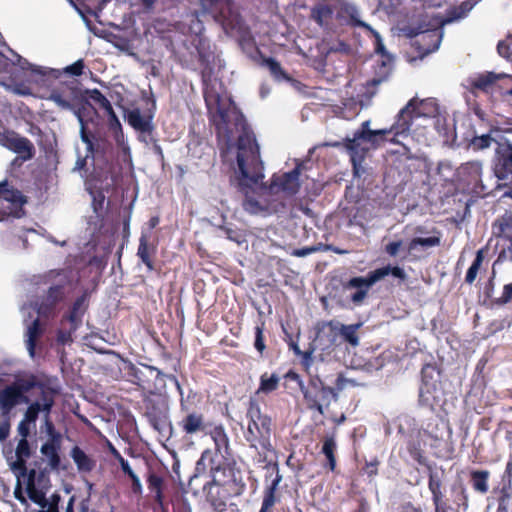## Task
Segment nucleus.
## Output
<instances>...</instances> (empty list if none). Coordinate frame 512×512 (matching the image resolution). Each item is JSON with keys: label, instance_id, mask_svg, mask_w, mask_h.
<instances>
[{"label": "nucleus", "instance_id": "obj_21", "mask_svg": "<svg viewBox=\"0 0 512 512\" xmlns=\"http://www.w3.org/2000/svg\"><path fill=\"white\" fill-rule=\"evenodd\" d=\"M152 427L161 435L166 436L171 431V426L166 413L160 410L152 409L147 413Z\"/></svg>", "mask_w": 512, "mask_h": 512}, {"label": "nucleus", "instance_id": "obj_4", "mask_svg": "<svg viewBox=\"0 0 512 512\" xmlns=\"http://www.w3.org/2000/svg\"><path fill=\"white\" fill-rule=\"evenodd\" d=\"M370 121H364L361 124V129L357 130L352 138H346V148L350 154L354 174L360 176L364 173L362 162L365 159L366 153L370 149L380 147L385 141L391 139L390 129H370Z\"/></svg>", "mask_w": 512, "mask_h": 512}, {"label": "nucleus", "instance_id": "obj_35", "mask_svg": "<svg viewBox=\"0 0 512 512\" xmlns=\"http://www.w3.org/2000/svg\"><path fill=\"white\" fill-rule=\"evenodd\" d=\"M280 378L276 374L268 375L264 373L260 377V386L257 390V394L260 393H270L277 389L279 385Z\"/></svg>", "mask_w": 512, "mask_h": 512}, {"label": "nucleus", "instance_id": "obj_16", "mask_svg": "<svg viewBox=\"0 0 512 512\" xmlns=\"http://www.w3.org/2000/svg\"><path fill=\"white\" fill-rule=\"evenodd\" d=\"M335 14L336 7L332 8L324 3H319L311 9V18L327 31H337L340 28Z\"/></svg>", "mask_w": 512, "mask_h": 512}, {"label": "nucleus", "instance_id": "obj_1", "mask_svg": "<svg viewBox=\"0 0 512 512\" xmlns=\"http://www.w3.org/2000/svg\"><path fill=\"white\" fill-rule=\"evenodd\" d=\"M205 100L217 127L223 161L233 170L242 190L253 189L255 195L245 191L243 208L250 214L267 216L283 208L280 199L263 196V162L259 146L252 131L247 127L243 115L231 97L220 93L214 85H207Z\"/></svg>", "mask_w": 512, "mask_h": 512}, {"label": "nucleus", "instance_id": "obj_19", "mask_svg": "<svg viewBox=\"0 0 512 512\" xmlns=\"http://www.w3.org/2000/svg\"><path fill=\"white\" fill-rule=\"evenodd\" d=\"M370 273L366 277H354L348 282V287L355 288L357 291L351 295L353 303L359 305L366 298L369 289L375 284L370 283Z\"/></svg>", "mask_w": 512, "mask_h": 512}, {"label": "nucleus", "instance_id": "obj_11", "mask_svg": "<svg viewBox=\"0 0 512 512\" xmlns=\"http://www.w3.org/2000/svg\"><path fill=\"white\" fill-rule=\"evenodd\" d=\"M26 199L22 193L7 182L0 183V221L12 216L20 218L24 214L23 205Z\"/></svg>", "mask_w": 512, "mask_h": 512}, {"label": "nucleus", "instance_id": "obj_56", "mask_svg": "<svg viewBox=\"0 0 512 512\" xmlns=\"http://www.w3.org/2000/svg\"><path fill=\"white\" fill-rule=\"evenodd\" d=\"M402 246L403 242L401 240L392 241L385 246V251L389 256L396 257L399 254Z\"/></svg>", "mask_w": 512, "mask_h": 512}, {"label": "nucleus", "instance_id": "obj_28", "mask_svg": "<svg viewBox=\"0 0 512 512\" xmlns=\"http://www.w3.org/2000/svg\"><path fill=\"white\" fill-rule=\"evenodd\" d=\"M71 457L81 472H90L95 466V462L77 446L71 450Z\"/></svg>", "mask_w": 512, "mask_h": 512}, {"label": "nucleus", "instance_id": "obj_26", "mask_svg": "<svg viewBox=\"0 0 512 512\" xmlns=\"http://www.w3.org/2000/svg\"><path fill=\"white\" fill-rule=\"evenodd\" d=\"M10 150L17 153L24 161L31 159L34 155V146L31 141L20 135L16 137Z\"/></svg>", "mask_w": 512, "mask_h": 512}, {"label": "nucleus", "instance_id": "obj_36", "mask_svg": "<svg viewBox=\"0 0 512 512\" xmlns=\"http://www.w3.org/2000/svg\"><path fill=\"white\" fill-rule=\"evenodd\" d=\"M211 471L213 472V479L211 482L207 483V485L204 486V490L207 493L208 499L215 504L216 498L214 495V490H216V494H219V487L222 484V479L218 478V474L221 472V470L217 468H211Z\"/></svg>", "mask_w": 512, "mask_h": 512}, {"label": "nucleus", "instance_id": "obj_6", "mask_svg": "<svg viewBox=\"0 0 512 512\" xmlns=\"http://www.w3.org/2000/svg\"><path fill=\"white\" fill-rule=\"evenodd\" d=\"M247 417L249 422L245 433L246 440L255 449L270 451L272 449L271 419L261 413L260 407L255 401H250Z\"/></svg>", "mask_w": 512, "mask_h": 512}, {"label": "nucleus", "instance_id": "obj_52", "mask_svg": "<svg viewBox=\"0 0 512 512\" xmlns=\"http://www.w3.org/2000/svg\"><path fill=\"white\" fill-rule=\"evenodd\" d=\"M336 389L342 391L349 386L355 387L359 384L352 378H348L347 376L340 374L336 379Z\"/></svg>", "mask_w": 512, "mask_h": 512}, {"label": "nucleus", "instance_id": "obj_7", "mask_svg": "<svg viewBox=\"0 0 512 512\" xmlns=\"http://www.w3.org/2000/svg\"><path fill=\"white\" fill-rule=\"evenodd\" d=\"M202 14H209L224 29H241L238 7L230 0H200Z\"/></svg>", "mask_w": 512, "mask_h": 512}, {"label": "nucleus", "instance_id": "obj_50", "mask_svg": "<svg viewBox=\"0 0 512 512\" xmlns=\"http://www.w3.org/2000/svg\"><path fill=\"white\" fill-rule=\"evenodd\" d=\"M17 136L13 131L0 128V145L10 150Z\"/></svg>", "mask_w": 512, "mask_h": 512}, {"label": "nucleus", "instance_id": "obj_15", "mask_svg": "<svg viewBox=\"0 0 512 512\" xmlns=\"http://www.w3.org/2000/svg\"><path fill=\"white\" fill-rule=\"evenodd\" d=\"M48 100L63 110H74L79 101V90L75 86L64 85L51 91Z\"/></svg>", "mask_w": 512, "mask_h": 512}, {"label": "nucleus", "instance_id": "obj_9", "mask_svg": "<svg viewBox=\"0 0 512 512\" xmlns=\"http://www.w3.org/2000/svg\"><path fill=\"white\" fill-rule=\"evenodd\" d=\"M33 386V382L20 379L0 390V409L2 416H9L12 409L20 403L27 404L29 399L25 396V393Z\"/></svg>", "mask_w": 512, "mask_h": 512}, {"label": "nucleus", "instance_id": "obj_14", "mask_svg": "<svg viewBox=\"0 0 512 512\" xmlns=\"http://www.w3.org/2000/svg\"><path fill=\"white\" fill-rule=\"evenodd\" d=\"M13 65L18 66L22 70H29L31 75L36 77V81H43L47 78L57 79L61 75V71L46 66H40L30 63L27 59L23 58L17 53H13L11 59Z\"/></svg>", "mask_w": 512, "mask_h": 512}, {"label": "nucleus", "instance_id": "obj_61", "mask_svg": "<svg viewBox=\"0 0 512 512\" xmlns=\"http://www.w3.org/2000/svg\"><path fill=\"white\" fill-rule=\"evenodd\" d=\"M350 50H351V48L349 45L340 41V42L330 46L328 49V52H339L342 54H349Z\"/></svg>", "mask_w": 512, "mask_h": 512}, {"label": "nucleus", "instance_id": "obj_57", "mask_svg": "<svg viewBox=\"0 0 512 512\" xmlns=\"http://www.w3.org/2000/svg\"><path fill=\"white\" fill-rule=\"evenodd\" d=\"M492 141L493 139L489 135H482L480 137H476L472 144L478 149H485L491 146Z\"/></svg>", "mask_w": 512, "mask_h": 512}, {"label": "nucleus", "instance_id": "obj_8", "mask_svg": "<svg viewBox=\"0 0 512 512\" xmlns=\"http://www.w3.org/2000/svg\"><path fill=\"white\" fill-rule=\"evenodd\" d=\"M300 171L301 165L298 164L290 172L275 174L271 179L270 185L262 187V195L280 199L284 205V200L295 195L300 189Z\"/></svg>", "mask_w": 512, "mask_h": 512}, {"label": "nucleus", "instance_id": "obj_63", "mask_svg": "<svg viewBox=\"0 0 512 512\" xmlns=\"http://www.w3.org/2000/svg\"><path fill=\"white\" fill-rule=\"evenodd\" d=\"M512 299V282L509 284H506L503 287L502 295L499 298V302L502 304H506L510 302Z\"/></svg>", "mask_w": 512, "mask_h": 512}, {"label": "nucleus", "instance_id": "obj_22", "mask_svg": "<svg viewBox=\"0 0 512 512\" xmlns=\"http://www.w3.org/2000/svg\"><path fill=\"white\" fill-rule=\"evenodd\" d=\"M63 295L61 287H51L46 300L38 308L39 316L48 317L52 313L55 304L63 298Z\"/></svg>", "mask_w": 512, "mask_h": 512}, {"label": "nucleus", "instance_id": "obj_34", "mask_svg": "<svg viewBox=\"0 0 512 512\" xmlns=\"http://www.w3.org/2000/svg\"><path fill=\"white\" fill-rule=\"evenodd\" d=\"M188 20L190 24L188 26H185L183 24L178 25V29L183 34H194L196 36L201 35V33L204 30L203 23L199 19L198 14H191L188 16Z\"/></svg>", "mask_w": 512, "mask_h": 512}, {"label": "nucleus", "instance_id": "obj_54", "mask_svg": "<svg viewBox=\"0 0 512 512\" xmlns=\"http://www.w3.org/2000/svg\"><path fill=\"white\" fill-rule=\"evenodd\" d=\"M144 370L145 371H141V374H143L144 376L148 375L150 377H154L160 382L161 385H164V374L160 370L153 366H145Z\"/></svg>", "mask_w": 512, "mask_h": 512}, {"label": "nucleus", "instance_id": "obj_60", "mask_svg": "<svg viewBox=\"0 0 512 512\" xmlns=\"http://www.w3.org/2000/svg\"><path fill=\"white\" fill-rule=\"evenodd\" d=\"M114 133V138H115V141L116 143L118 144V146L124 151V152H128L129 151V147H128V144L127 142L125 141L124 139V134L122 132V129L118 130V131H113Z\"/></svg>", "mask_w": 512, "mask_h": 512}, {"label": "nucleus", "instance_id": "obj_18", "mask_svg": "<svg viewBox=\"0 0 512 512\" xmlns=\"http://www.w3.org/2000/svg\"><path fill=\"white\" fill-rule=\"evenodd\" d=\"M44 328L41 325L39 319H36L32 321L30 324L26 327L25 332V345L26 349L28 351V354L31 358H34L36 355V345L43 334Z\"/></svg>", "mask_w": 512, "mask_h": 512}, {"label": "nucleus", "instance_id": "obj_41", "mask_svg": "<svg viewBox=\"0 0 512 512\" xmlns=\"http://www.w3.org/2000/svg\"><path fill=\"white\" fill-rule=\"evenodd\" d=\"M482 262H483V251L479 250L476 254V257H475L473 263L471 264V266L469 267V269L467 271L466 278H465V281L467 283L471 284L474 282V280L477 277L478 271L482 265Z\"/></svg>", "mask_w": 512, "mask_h": 512}, {"label": "nucleus", "instance_id": "obj_43", "mask_svg": "<svg viewBox=\"0 0 512 512\" xmlns=\"http://www.w3.org/2000/svg\"><path fill=\"white\" fill-rule=\"evenodd\" d=\"M41 429L49 437V441L59 442L60 434L55 430V427L50 419V414L44 415Z\"/></svg>", "mask_w": 512, "mask_h": 512}, {"label": "nucleus", "instance_id": "obj_47", "mask_svg": "<svg viewBox=\"0 0 512 512\" xmlns=\"http://www.w3.org/2000/svg\"><path fill=\"white\" fill-rule=\"evenodd\" d=\"M17 463L23 464L24 460L30 456V448L27 439L21 438L16 447Z\"/></svg>", "mask_w": 512, "mask_h": 512}, {"label": "nucleus", "instance_id": "obj_45", "mask_svg": "<svg viewBox=\"0 0 512 512\" xmlns=\"http://www.w3.org/2000/svg\"><path fill=\"white\" fill-rule=\"evenodd\" d=\"M266 66L268 67L270 73L273 75V77L277 81H282V80L288 81L289 80V77L283 71L280 64L277 61H275L274 59H271V58L267 59Z\"/></svg>", "mask_w": 512, "mask_h": 512}, {"label": "nucleus", "instance_id": "obj_38", "mask_svg": "<svg viewBox=\"0 0 512 512\" xmlns=\"http://www.w3.org/2000/svg\"><path fill=\"white\" fill-rule=\"evenodd\" d=\"M336 450V441L333 437H326L323 443L322 452L326 456L329 467L331 470H334L336 466V459L334 456V452Z\"/></svg>", "mask_w": 512, "mask_h": 512}, {"label": "nucleus", "instance_id": "obj_59", "mask_svg": "<svg viewBox=\"0 0 512 512\" xmlns=\"http://www.w3.org/2000/svg\"><path fill=\"white\" fill-rule=\"evenodd\" d=\"M10 434V418L9 416L4 417L0 422V441H4Z\"/></svg>", "mask_w": 512, "mask_h": 512}, {"label": "nucleus", "instance_id": "obj_40", "mask_svg": "<svg viewBox=\"0 0 512 512\" xmlns=\"http://www.w3.org/2000/svg\"><path fill=\"white\" fill-rule=\"evenodd\" d=\"M87 95L90 100L98 104L105 112L113 108L110 101L98 89L88 90Z\"/></svg>", "mask_w": 512, "mask_h": 512}, {"label": "nucleus", "instance_id": "obj_17", "mask_svg": "<svg viewBox=\"0 0 512 512\" xmlns=\"http://www.w3.org/2000/svg\"><path fill=\"white\" fill-rule=\"evenodd\" d=\"M326 326L334 334L339 333L343 337V339L353 347L359 345L357 331L362 326V323L345 325L338 321H330L326 324Z\"/></svg>", "mask_w": 512, "mask_h": 512}, {"label": "nucleus", "instance_id": "obj_55", "mask_svg": "<svg viewBox=\"0 0 512 512\" xmlns=\"http://www.w3.org/2000/svg\"><path fill=\"white\" fill-rule=\"evenodd\" d=\"M113 455L115 456L116 459H118L119 463H120V466H121V469L123 470L124 473H126L130 478L132 477V475H135L134 471L131 469L129 463L127 460H125L121 455L120 453L113 449Z\"/></svg>", "mask_w": 512, "mask_h": 512}, {"label": "nucleus", "instance_id": "obj_49", "mask_svg": "<svg viewBox=\"0 0 512 512\" xmlns=\"http://www.w3.org/2000/svg\"><path fill=\"white\" fill-rule=\"evenodd\" d=\"M429 489L431 490L433 496V502L435 505L436 512H439L442 508V493L440 491V484L433 480L429 482Z\"/></svg>", "mask_w": 512, "mask_h": 512}, {"label": "nucleus", "instance_id": "obj_42", "mask_svg": "<svg viewBox=\"0 0 512 512\" xmlns=\"http://www.w3.org/2000/svg\"><path fill=\"white\" fill-rule=\"evenodd\" d=\"M212 438L215 443L216 450L219 453H223L228 448V438L222 428H216L212 432Z\"/></svg>", "mask_w": 512, "mask_h": 512}, {"label": "nucleus", "instance_id": "obj_62", "mask_svg": "<svg viewBox=\"0 0 512 512\" xmlns=\"http://www.w3.org/2000/svg\"><path fill=\"white\" fill-rule=\"evenodd\" d=\"M255 348L257 351L262 353L265 349V344L263 340V331L261 327H256V337H255Z\"/></svg>", "mask_w": 512, "mask_h": 512}, {"label": "nucleus", "instance_id": "obj_53", "mask_svg": "<svg viewBox=\"0 0 512 512\" xmlns=\"http://www.w3.org/2000/svg\"><path fill=\"white\" fill-rule=\"evenodd\" d=\"M84 63L83 60H77L73 64L64 68V72L74 76H80L83 73Z\"/></svg>", "mask_w": 512, "mask_h": 512}, {"label": "nucleus", "instance_id": "obj_20", "mask_svg": "<svg viewBox=\"0 0 512 512\" xmlns=\"http://www.w3.org/2000/svg\"><path fill=\"white\" fill-rule=\"evenodd\" d=\"M127 121L130 126L141 133H149L152 130V116L146 117L138 109L128 112Z\"/></svg>", "mask_w": 512, "mask_h": 512}, {"label": "nucleus", "instance_id": "obj_13", "mask_svg": "<svg viewBox=\"0 0 512 512\" xmlns=\"http://www.w3.org/2000/svg\"><path fill=\"white\" fill-rule=\"evenodd\" d=\"M54 405V394L49 390H42L41 397L37 401L31 403L24 413L23 419L32 423L35 427V422L40 413L44 415L50 414Z\"/></svg>", "mask_w": 512, "mask_h": 512}, {"label": "nucleus", "instance_id": "obj_46", "mask_svg": "<svg viewBox=\"0 0 512 512\" xmlns=\"http://www.w3.org/2000/svg\"><path fill=\"white\" fill-rule=\"evenodd\" d=\"M499 55L507 60H512V36L499 41L497 45Z\"/></svg>", "mask_w": 512, "mask_h": 512}, {"label": "nucleus", "instance_id": "obj_3", "mask_svg": "<svg viewBox=\"0 0 512 512\" xmlns=\"http://www.w3.org/2000/svg\"><path fill=\"white\" fill-rule=\"evenodd\" d=\"M478 1L468 0L463 2L459 7L460 11L457 15L446 18L435 13L433 10L427 11L417 27L409 26L404 29V32L409 37H416L414 44L418 45L420 53L425 55L434 52L438 50L443 38L441 27L446 23L464 17Z\"/></svg>", "mask_w": 512, "mask_h": 512}, {"label": "nucleus", "instance_id": "obj_2", "mask_svg": "<svg viewBox=\"0 0 512 512\" xmlns=\"http://www.w3.org/2000/svg\"><path fill=\"white\" fill-rule=\"evenodd\" d=\"M390 142L399 144L408 150L404 140L410 135L420 143L429 144L434 134L444 135L447 132V118L433 98L411 99L403 107L389 128Z\"/></svg>", "mask_w": 512, "mask_h": 512}, {"label": "nucleus", "instance_id": "obj_12", "mask_svg": "<svg viewBox=\"0 0 512 512\" xmlns=\"http://www.w3.org/2000/svg\"><path fill=\"white\" fill-rule=\"evenodd\" d=\"M422 380L419 388L421 405L433 408L439 397L440 373L435 366L427 364L422 368Z\"/></svg>", "mask_w": 512, "mask_h": 512}, {"label": "nucleus", "instance_id": "obj_30", "mask_svg": "<svg viewBox=\"0 0 512 512\" xmlns=\"http://www.w3.org/2000/svg\"><path fill=\"white\" fill-rule=\"evenodd\" d=\"M183 430L187 434H194L204 429L203 417L200 414L191 413L181 422Z\"/></svg>", "mask_w": 512, "mask_h": 512}, {"label": "nucleus", "instance_id": "obj_25", "mask_svg": "<svg viewBox=\"0 0 512 512\" xmlns=\"http://www.w3.org/2000/svg\"><path fill=\"white\" fill-rule=\"evenodd\" d=\"M495 152L505 171L512 173V143L496 142Z\"/></svg>", "mask_w": 512, "mask_h": 512}, {"label": "nucleus", "instance_id": "obj_48", "mask_svg": "<svg viewBox=\"0 0 512 512\" xmlns=\"http://www.w3.org/2000/svg\"><path fill=\"white\" fill-rule=\"evenodd\" d=\"M79 124H80V138L82 140V142L86 145V156L85 158L89 157L90 155L93 154V151H94V147H93V142L92 140L90 139L89 135L86 133V127H85V122H84V119L81 118L78 120Z\"/></svg>", "mask_w": 512, "mask_h": 512}, {"label": "nucleus", "instance_id": "obj_33", "mask_svg": "<svg viewBox=\"0 0 512 512\" xmlns=\"http://www.w3.org/2000/svg\"><path fill=\"white\" fill-rule=\"evenodd\" d=\"M489 472L488 471H473L471 473L472 486L475 491L482 494L486 493L489 489L488 485Z\"/></svg>", "mask_w": 512, "mask_h": 512}, {"label": "nucleus", "instance_id": "obj_32", "mask_svg": "<svg viewBox=\"0 0 512 512\" xmlns=\"http://www.w3.org/2000/svg\"><path fill=\"white\" fill-rule=\"evenodd\" d=\"M439 244H440V237H438V236L416 237L409 242V244L407 246V250H408V253H412L419 246H421L424 249H428L431 247L438 246Z\"/></svg>", "mask_w": 512, "mask_h": 512}, {"label": "nucleus", "instance_id": "obj_31", "mask_svg": "<svg viewBox=\"0 0 512 512\" xmlns=\"http://www.w3.org/2000/svg\"><path fill=\"white\" fill-rule=\"evenodd\" d=\"M87 307V295L83 294L74 302L72 311L69 315V320L73 324V329L75 330L78 322L81 319V316L84 314Z\"/></svg>", "mask_w": 512, "mask_h": 512}, {"label": "nucleus", "instance_id": "obj_37", "mask_svg": "<svg viewBox=\"0 0 512 512\" xmlns=\"http://www.w3.org/2000/svg\"><path fill=\"white\" fill-rule=\"evenodd\" d=\"M26 490L28 497L35 504L39 505L42 509H45L48 506L45 494L41 490L37 489L33 482H29L27 484Z\"/></svg>", "mask_w": 512, "mask_h": 512}, {"label": "nucleus", "instance_id": "obj_27", "mask_svg": "<svg viewBox=\"0 0 512 512\" xmlns=\"http://www.w3.org/2000/svg\"><path fill=\"white\" fill-rule=\"evenodd\" d=\"M282 480V476L279 474V471H276V476L273 479L272 483L268 487L265 496L263 498L262 506L259 512H272V507L276 502L275 491Z\"/></svg>", "mask_w": 512, "mask_h": 512}, {"label": "nucleus", "instance_id": "obj_58", "mask_svg": "<svg viewBox=\"0 0 512 512\" xmlns=\"http://www.w3.org/2000/svg\"><path fill=\"white\" fill-rule=\"evenodd\" d=\"M106 114L109 117L108 125L111 131H118L122 129L120 121L117 115L115 114L113 108L110 111H107Z\"/></svg>", "mask_w": 512, "mask_h": 512}, {"label": "nucleus", "instance_id": "obj_24", "mask_svg": "<svg viewBox=\"0 0 512 512\" xmlns=\"http://www.w3.org/2000/svg\"><path fill=\"white\" fill-rule=\"evenodd\" d=\"M509 75L504 73L486 72L479 74L471 79V86L475 89L486 91L492 84L501 78H507Z\"/></svg>", "mask_w": 512, "mask_h": 512}, {"label": "nucleus", "instance_id": "obj_23", "mask_svg": "<svg viewBox=\"0 0 512 512\" xmlns=\"http://www.w3.org/2000/svg\"><path fill=\"white\" fill-rule=\"evenodd\" d=\"M63 295L61 287H51L46 300L38 308L39 316L48 317L52 313L55 304L63 298Z\"/></svg>", "mask_w": 512, "mask_h": 512}, {"label": "nucleus", "instance_id": "obj_10", "mask_svg": "<svg viewBox=\"0 0 512 512\" xmlns=\"http://www.w3.org/2000/svg\"><path fill=\"white\" fill-rule=\"evenodd\" d=\"M301 391L310 409H316L321 415L324 414V406H329L337 394L331 387L325 386L318 378L312 379L307 387L301 386Z\"/></svg>", "mask_w": 512, "mask_h": 512}, {"label": "nucleus", "instance_id": "obj_44", "mask_svg": "<svg viewBox=\"0 0 512 512\" xmlns=\"http://www.w3.org/2000/svg\"><path fill=\"white\" fill-rule=\"evenodd\" d=\"M137 255L140 257L142 262L148 266V268H152V264L148 253V237L145 234H142L140 237Z\"/></svg>", "mask_w": 512, "mask_h": 512}, {"label": "nucleus", "instance_id": "obj_29", "mask_svg": "<svg viewBox=\"0 0 512 512\" xmlns=\"http://www.w3.org/2000/svg\"><path fill=\"white\" fill-rule=\"evenodd\" d=\"M389 274H391L394 277L399 278V279L406 278V273L402 268H400L398 266H395V267L385 266V267H381V268H378V269L370 272V279H371L370 283H377L378 281L382 280Z\"/></svg>", "mask_w": 512, "mask_h": 512}, {"label": "nucleus", "instance_id": "obj_64", "mask_svg": "<svg viewBox=\"0 0 512 512\" xmlns=\"http://www.w3.org/2000/svg\"><path fill=\"white\" fill-rule=\"evenodd\" d=\"M32 423L25 421L22 419L20 423L18 424V433L21 436V438L27 439L29 433H30V426Z\"/></svg>", "mask_w": 512, "mask_h": 512}, {"label": "nucleus", "instance_id": "obj_51", "mask_svg": "<svg viewBox=\"0 0 512 512\" xmlns=\"http://www.w3.org/2000/svg\"><path fill=\"white\" fill-rule=\"evenodd\" d=\"M148 486L151 491L156 493V497L160 499L162 479L155 474H150L148 477Z\"/></svg>", "mask_w": 512, "mask_h": 512}, {"label": "nucleus", "instance_id": "obj_39", "mask_svg": "<svg viewBox=\"0 0 512 512\" xmlns=\"http://www.w3.org/2000/svg\"><path fill=\"white\" fill-rule=\"evenodd\" d=\"M56 443L57 442L48 441L41 446V453L48 458L52 466H57L59 463Z\"/></svg>", "mask_w": 512, "mask_h": 512}, {"label": "nucleus", "instance_id": "obj_5", "mask_svg": "<svg viewBox=\"0 0 512 512\" xmlns=\"http://www.w3.org/2000/svg\"><path fill=\"white\" fill-rule=\"evenodd\" d=\"M335 18L339 23V27L352 26L362 27L372 33L375 37V51L381 55V64L386 73L391 66L392 57L386 53L382 38L379 33L372 29L370 25L361 20V13L355 3L349 0H337Z\"/></svg>", "mask_w": 512, "mask_h": 512}]
</instances>
